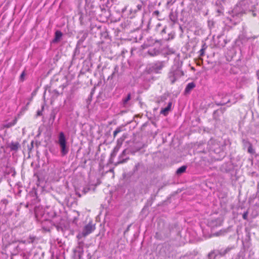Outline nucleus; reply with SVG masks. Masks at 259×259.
I'll return each instance as SVG.
<instances>
[{
  "label": "nucleus",
  "instance_id": "obj_1",
  "mask_svg": "<svg viewBox=\"0 0 259 259\" xmlns=\"http://www.w3.org/2000/svg\"><path fill=\"white\" fill-rule=\"evenodd\" d=\"M58 144L61 148V155L64 156L69 152V148L67 146V142L64 134L60 132L58 137Z\"/></svg>",
  "mask_w": 259,
  "mask_h": 259
},
{
  "label": "nucleus",
  "instance_id": "obj_2",
  "mask_svg": "<svg viewBox=\"0 0 259 259\" xmlns=\"http://www.w3.org/2000/svg\"><path fill=\"white\" fill-rule=\"evenodd\" d=\"M95 229V225H93L92 223H89L84 227L81 235L83 237H85L92 233Z\"/></svg>",
  "mask_w": 259,
  "mask_h": 259
},
{
  "label": "nucleus",
  "instance_id": "obj_3",
  "mask_svg": "<svg viewBox=\"0 0 259 259\" xmlns=\"http://www.w3.org/2000/svg\"><path fill=\"white\" fill-rule=\"evenodd\" d=\"M171 106H172V102H169L168 104H167V106L165 108H162L160 111V113L161 114H162L164 116H166L168 115V112L171 110Z\"/></svg>",
  "mask_w": 259,
  "mask_h": 259
},
{
  "label": "nucleus",
  "instance_id": "obj_4",
  "mask_svg": "<svg viewBox=\"0 0 259 259\" xmlns=\"http://www.w3.org/2000/svg\"><path fill=\"white\" fill-rule=\"evenodd\" d=\"M176 71H171L168 74V78L170 80L171 83L174 84L177 80Z\"/></svg>",
  "mask_w": 259,
  "mask_h": 259
},
{
  "label": "nucleus",
  "instance_id": "obj_5",
  "mask_svg": "<svg viewBox=\"0 0 259 259\" xmlns=\"http://www.w3.org/2000/svg\"><path fill=\"white\" fill-rule=\"evenodd\" d=\"M9 148L12 151H17L20 147V144L17 142H12L9 145Z\"/></svg>",
  "mask_w": 259,
  "mask_h": 259
},
{
  "label": "nucleus",
  "instance_id": "obj_6",
  "mask_svg": "<svg viewBox=\"0 0 259 259\" xmlns=\"http://www.w3.org/2000/svg\"><path fill=\"white\" fill-rule=\"evenodd\" d=\"M17 121H18V118L15 117L12 122H9L6 124L4 125L3 127L4 128H10V127L15 125L17 123Z\"/></svg>",
  "mask_w": 259,
  "mask_h": 259
},
{
  "label": "nucleus",
  "instance_id": "obj_7",
  "mask_svg": "<svg viewBox=\"0 0 259 259\" xmlns=\"http://www.w3.org/2000/svg\"><path fill=\"white\" fill-rule=\"evenodd\" d=\"M195 87V84L194 82H190L187 85L185 91L186 93H188Z\"/></svg>",
  "mask_w": 259,
  "mask_h": 259
},
{
  "label": "nucleus",
  "instance_id": "obj_8",
  "mask_svg": "<svg viewBox=\"0 0 259 259\" xmlns=\"http://www.w3.org/2000/svg\"><path fill=\"white\" fill-rule=\"evenodd\" d=\"M187 168V166L185 165L182 166L181 167H179L176 171V174L178 175H180L182 173H184L185 172Z\"/></svg>",
  "mask_w": 259,
  "mask_h": 259
},
{
  "label": "nucleus",
  "instance_id": "obj_9",
  "mask_svg": "<svg viewBox=\"0 0 259 259\" xmlns=\"http://www.w3.org/2000/svg\"><path fill=\"white\" fill-rule=\"evenodd\" d=\"M245 143L248 145V152L250 154H254L255 152L253 149L252 144L248 141H246Z\"/></svg>",
  "mask_w": 259,
  "mask_h": 259
},
{
  "label": "nucleus",
  "instance_id": "obj_10",
  "mask_svg": "<svg viewBox=\"0 0 259 259\" xmlns=\"http://www.w3.org/2000/svg\"><path fill=\"white\" fill-rule=\"evenodd\" d=\"M163 67V65L162 63H160L158 64L155 65V70L156 72H158V71L159 70L162 69Z\"/></svg>",
  "mask_w": 259,
  "mask_h": 259
},
{
  "label": "nucleus",
  "instance_id": "obj_11",
  "mask_svg": "<svg viewBox=\"0 0 259 259\" xmlns=\"http://www.w3.org/2000/svg\"><path fill=\"white\" fill-rule=\"evenodd\" d=\"M62 36V33L61 31L58 30L55 32V40L59 39Z\"/></svg>",
  "mask_w": 259,
  "mask_h": 259
},
{
  "label": "nucleus",
  "instance_id": "obj_12",
  "mask_svg": "<svg viewBox=\"0 0 259 259\" xmlns=\"http://www.w3.org/2000/svg\"><path fill=\"white\" fill-rule=\"evenodd\" d=\"M131 94L129 93L128 94L127 97L125 99H123L122 101L123 104L125 105L127 103V102L131 100Z\"/></svg>",
  "mask_w": 259,
  "mask_h": 259
},
{
  "label": "nucleus",
  "instance_id": "obj_13",
  "mask_svg": "<svg viewBox=\"0 0 259 259\" xmlns=\"http://www.w3.org/2000/svg\"><path fill=\"white\" fill-rule=\"evenodd\" d=\"M121 132V130L120 127H117L113 132V137L115 138L117 135Z\"/></svg>",
  "mask_w": 259,
  "mask_h": 259
},
{
  "label": "nucleus",
  "instance_id": "obj_14",
  "mask_svg": "<svg viewBox=\"0 0 259 259\" xmlns=\"http://www.w3.org/2000/svg\"><path fill=\"white\" fill-rule=\"evenodd\" d=\"M29 239L30 240V241L29 242V243H32L35 240L36 237L33 236H30Z\"/></svg>",
  "mask_w": 259,
  "mask_h": 259
},
{
  "label": "nucleus",
  "instance_id": "obj_15",
  "mask_svg": "<svg viewBox=\"0 0 259 259\" xmlns=\"http://www.w3.org/2000/svg\"><path fill=\"white\" fill-rule=\"evenodd\" d=\"M247 216H248V212L246 211L243 213L242 215V218L244 220H246L247 219Z\"/></svg>",
  "mask_w": 259,
  "mask_h": 259
},
{
  "label": "nucleus",
  "instance_id": "obj_16",
  "mask_svg": "<svg viewBox=\"0 0 259 259\" xmlns=\"http://www.w3.org/2000/svg\"><path fill=\"white\" fill-rule=\"evenodd\" d=\"M199 52H200V55L201 56H203L204 55V49H201L200 50Z\"/></svg>",
  "mask_w": 259,
  "mask_h": 259
},
{
  "label": "nucleus",
  "instance_id": "obj_17",
  "mask_svg": "<svg viewBox=\"0 0 259 259\" xmlns=\"http://www.w3.org/2000/svg\"><path fill=\"white\" fill-rule=\"evenodd\" d=\"M137 7L139 10H141L142 9V6L141 5H138Z\"/></svg>",
  "mask_w": 259,
  "mask_h": 259
},
{
  "label": "nucleus",
  "instance_id": "obj_18",
  "mask_svg": "<svg viewBox=\"0 0 259 259\" xmlns=\"http://www.w3.org/2000/svg\"><path fill=\"white\" fill-rule=\"evenodd\" d=\"M126 159H123L121 161L118 162V163H123L126 162Z\"/></svg>",
  "mask_w": 259,
  "mask_h": 259
},
{
  "label": "nucleus",
  "instance_id": "obj_19",
  "mask_svg": "<svg viewBox=\"0 0 259 259\" xmlns=\"http://www.w3.org/2000/svg\"><path fill=\"white\" fill-rule=\"evenodd\" d=\"M219 235H220L219 232H217V233H215V234H214V235L216 236H219Z\"/></svg>",
  "mask_w": 259,
  "mask_h": 259
},
{
  "label": "nucleus",
  "instance_id": "obj_20",
  "mask_svg": "<svg viewBox=\"0 0 259 259\" xmlns=\"http://www.w3.org/2000/svg\"><path fill=\"white\" fill-rule=\"evenodd\" d=\"M37 115H39V116H40L41 115V113H40V112L39 111H38L37 112Z\"/></svg>",
  "mask_w": 259,
  "mask_h": 259
},
{
  "label": "nucleus",
  "instance_id": "obj_21",
  "mask_svg": "<svg viewBox=\"0 0 259 259\" xmlns=\"http://www.w3.org/2000/svg\"><path fill=\"white\" fill-rule=\"evenodd\" d=\"M23 75H24V72H23L21 74V76H23Z\"/></svg>",
  "mask_w": 259,
  "mask_h": 259
},
{
  "label": "nucleus",
  "instance_id": "obj_22",
  "mask_svg": "<svg viewBox=\"0 0 259 259\" xmlns=\"http://www.w3.org/2000/svg\"><path fill=\"white\" fill-rule=\"evenodd\" d=\"M155 13H156V14H157V13H158V12L156 11Z\"/></svg>",
  "mask_w": 259,
  "mask_h": 259
},
{
  "label": "nucleus",
  "instance_id": "obj_23",
  "mask_svg": "<svg viewBox=\"0 0 259 259\" xmlns=\"http://www.w3.org/2000/svg\"><path fill=\"white\" fill-rule=\"evenodd\" d=\"M155 13H156V14H157V13H158V12L156 11Z\"/></svg>",
  "mask_w": 259,
  "mask_h": 259
},
{
  "label": "nucleus",
  "instance_id": "obj_24",
  "mask_svg": "<svg viewBox=\"0 0 259 259\" xmlns=\"http://www.w3.org/2000/svg\"><path fill=\"white\" fill-rule=\"evenodd\" d=\"M258 78L259 79V74H258Z\"/></svg>",
  "mask_w": 259,
  "mask_h": 259
}]
</instances>
